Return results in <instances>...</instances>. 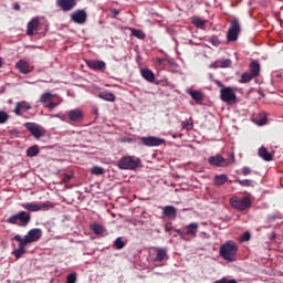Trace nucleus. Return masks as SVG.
Here are the masks:
<instances>
[{"label": "nucleus", "instance_id": "46", "mask_svg": "<svg viewBox=\"0 0 283 283\" xmlns=\"http://www.w3.org/2000/svg\"><path fill=\"white\" fill-rule=\"evenodd\" d=\"M73 178H74V175L65 174L64 177L62 178L63 185H67V182H70V180H72Z\"/></svg>", "mask_w": 283, "mask_h": 283}, {"label": "nucleus", "instance_id": "2", "mask_svg": "<svg viewBox=\"0 0 283 283\" xmlns=\"http://www.w3.org/2000/svg\"><path fill=\"white\" fill-rule=\"evenodd\" d=\"M143 161L138 157L125 156L118 160L117 167L118 169L135 171V169H138V167H140Z\"/></svg>", "mask_w": 283, "mask_h": 283}, {"label": "nucleus", "instance_id": "54", "mask_svg": "<svg viewBox=\"0 0 283 283\" xmlns=\"http://www.w3.org/2000/svg\"><path fill=\"white\" fill-rule=\"evenodd\" d=\"M13 8H14V10H21V6H19V4H14Z\"/></svg>", "mask_w": 283, "mask_h": 283}, {"label": "nucleus", "instance_id": "45", "mask_svg": "<svg viewBox=\"0 0 283 283\" xmlns=\"http://www.w3.org/2000/svg\"><path fill=\"white\" fill-rule=\"evenodd\" d=\"M182 127L184 129H187V132H191V129H193V124L186 120L182 122Z\"/></svg>", "mask_w": 283, "mask_h": 283}, {"label": "nucleus", "instance_id": "47", "mask_svg": "<svg viewBox=\"0 0 283 283\" xmlns=\"http://www.w3.org/2000/svg\"><path fill=\"white\" fill-rule=\"evenodd\" d=\"M221 67H231V60L227 59L221 61Z\"/></svg>", "mask_w": 283, "mask_h": 283}, {"label": "nucleus", "instance_id": "53", "mask_svg": "<svg viewBox=\"0 0 283 283\" xmlns=\"http://www.w3.org/2000/svg\"><path fill=\"white\" fill-rule=\"evenodd\" d=\"M174 231H176V233H178V235H182V231L181 230L174 229Z\"/></svg>", "mask_w": 283, "mask_h": 283}, {"label": "nucleus", "instance_id": "12", "mask_svg": "<svg viewBox=\"0 0 283 283\" xmlns=\"http://www.w3.org/2000/svg\"><path fill=\"white\" fill-rule=\"evenodd\" d=\"M71 21L77 23V25H83L87 21V12L85 10H76L71 14Z\"/></svg>", "mask_w": 283, "mask_h": 283}, {"label": "nucleus", "instance_id": "23", "mask_svg": "<svg viewBox=\"0 0 283 283\" xmlns=\"http://www.w3.org/2000/svg\"><path fill=\"white\" fill-rule=\"evenodd\" d=\"M22 109L24 112H28V111L32 109V106H30V104H28V102H19V103H17L15 108H14L15 116H21V111Z\"/></svg>", "mask_w": 283, "mask_h": 283}, {"label": "nucleus", "instance_id": "51", "mask_svg": "<svg viewBox=\"0 0 283 283\" xmlns=\"http://www.w3.org/2000/svg\"><path fill=\"white\" fill-rule=\"evenodd\" d=\"M165 231H166V233H171V231H174V227L166 224Z\"/></svg>", "mask_w": 283, "mask_h": 283}, {"label": "nucleus", "instance_id": "42", "mask_svg": "<svg viewBox=\"0 0 283 283\" xmlns=\"http://www.w3.org/2000/svg\"><path fill=\"white\" fill-rule=\"evenodd\" d=\"M52 118H60L63 123H67V113L52 115Z\"/></svg>", "mask_w": 283, "mask_h": 283}, {"label": "nucleus", "instance_id": "33", "mask_svg": "<svg viewBox=\"0 0 283 283\" xmlns=\"http://www.w3.org/2000/svg\"><path fill=\"white\" fill-rule=\"evenodd\" d=\"M27 156L29 158H34L35 156H39V146L33 145L27 149Z\"/></svg>", "mask_w": 283, "mask_h": 283}, {"label": "nucleus", "instance_id": "28", "mask_svg": "<svg viewBox=\"0 0 283 283\" xmlns=\"http://www.w3.org/2000/svg\"><path fill=\"white\" fill-rule=\"evenodd\" d=\"M191 23L196 25V28H199L200 30H205V25H207V21L202 20V18H199V17H192Z\"/></svg>", "mask_w": 283, "mask_h": 283}, {"label": "nucleus", "instance_id": "19", "mask_svg": "<svg viewBox=\"0 0 283 283\" xmlns=\"http://www.w3.org/2000/svg\"><path fill=\"white\" fill-rule=\"evenodd\" d=\"M249 71H250V74L254 76V78H258V76H260V71H261L260 62H258V60H253L249 64Z\"/></svg>", "mask_w": 283, "mask_h": 283}, {"label": "nucleus", "instance_id": "48", "mask_svg": "<svg viewBox=\"0 0 283 283\" xmlns=\"http://www.w3.org/2000/svg\"><path fill=\"white\" fill-rule=\"evenodd\" d=\"M113 19H116V17H118L120 14V11H118V9H111L109 10Z\"/></svg>", "mask_w": 283, "mask_h": 283}, {"label": "nucleus", "instance_id": "6", "mask_svg": "<svg viewBox=\"0 0 283 283\" xmlns=\"http://www.w3.org/2000/svg\"><path fill=\"white\" fill-rule=\"evenodd\" d=\"M52 205L50 201H45L43 203H35V202H27L22 203V209L25 211H30L31 213H36V211H45Z\"/></svg>", "mask_w": 283, "mask_h": 283}, {"label": "nucleus", "instance_id": "43", "mask_svg": "<svg viewBox=\"0 0 283 283\" xmlns=\"http://www.w3.org/2000/svg\"><path fill=\"white\" fill-rule=\"evenodd\" d=\"M213 283H238V281L235 279H227V277H222L221 280H218Z\"/></svg>", "mask_w": 283, "mask_h": 283}, {"label": "nucleus", "instance_id": "56", "mask_svg": "<svg viewBox=\"0 0 283 283\" xmlns=\"http://www.w3.org/2000/svg\"><path fill=\"white\" fill-rule=\"evenodd\" d=\"M277 77H280L281 75L280 74H276Z\"/></svg>", "mask_w": 283, "mask_h": 283}, {"label": "nucleus", "instance_id": "44", "mask_svg": "<svg viewBox=\"0 0 283 283\" xmlns=\"http://www.w3.org/2000/svg\"><path fill=\"white\" fill-rule=\"evenodd\" d=\"M66 283H76V273H71L66 276Z\"/></svg>", "mask_w": 283, "mask_h": 283}, {"label": "nucleus", "instance_id": "36", "mask_svg": "<svg viewBox=\"0 0 283 283\" xmlns=\"http://www.w3.org/2000/svg\"><path fill=\"white\" fill-rule=\"evenodd\" d=\"M114 248L117 251H120V249H125V241L123 240V237H119L114 241Z\"/></svg>", "mask_w": 283, "mask_h": 283}, {"label": "nucleus", "instance_id": "25", "mask_svg": "<svg viewBox=\"0 0 283 283\" xmlns=\"http://www.w3.org/2000/svg\"><path fill=\"white\" fill-rule=\"evenodd\" d=\"M253 123H255V125H259L260 127H262V125H266V120H268V116L266 113H259L258 115H255L252 118Z\"/></svg>", "mask_w": 283, "mask_h": 283}, {"label": "nucleus", "instance_id": "52", "mask_svg": "<svg viewBox=\"0 0 283 283\" xmlns=\"http://www.w3.org/2000/svg\"><path fill=\"white\" fill-rule=\"evenodd\" d=\"M49 109H54V107H56V103L54 102H51L49 105H48Z\"/></svg>", "mask_w": 283, "mask_h": 283}, {"label": "nucleus", "instance_id": "39", "mask_svg": "<svg viewBox=\"0 0 283 283\" xmlns=\"http://www.w3.org/2000/svg\"><path fill=\"white\" fill-rule=\"evenodd\" d=\"M8 118H10V115L6 113L4 111H0V125H4V123H8Z\"/></svg>", "mask_w": 283, "mask_h": 283}, {"label": "nucleus", "instance_id": "34", "mask_svg": "<svg viewBox=\"0 0 283 283\" xmlns=\"http://www.w3.org/2000/svg\"><path fill=\"white\" fill-rule=\"evenodd\" d=\"M253 78H255V77L251 73L244 72L241 75L240 83H251V81H253Z\"/></svg>", "mask_w": 283, "mask_h": 283}, {"label": "nucleus", "instance_id": "21", "mask_svg": "<svg viewBox=\"0 0 283 283\" xmlns=\"http://www.w3.org/2000/svg\"><path fill=\"white\" fill-rule=\"evenodd\" d=\"M140 75L148 83H154L156 81V74H154V72L149 69H142Z\"/></svg>", "mask_w": 283, "mask_h": 283}, {"label": "nucleus", "instance_id": "30", "mask_svg": "<svg viewBox=\"0 0 283 283\" xmlns=\"http://www.w3.org/2000/svg\"><path fill=\"white\" fill-rule=\"evenodd\" d=\"M99 98H102V101H107L108 103H114V101H116V95L109 92H101Z\"/></svg>", "mask_w": 283, "mask_h": 283}, {"label": "nucleus", "instance_id": "7", "mask_svg": "<svg viewBox=\"0 0 283 283\" xmlns=\"http://www.w3.org/2000/svg\"><path fill=\"white\" fill-rule=\"evenodd\" d=\"M138 145H143L144 147H160V145H165V139L160 137H142L138 140Z\"/></svg>", "mask_w": 283, "mask_h": 283}, {"label": "nucleus", "instance_id": "38", "mask_svg": "<svg viewBox=\"0 0 283 283\" xmlns=\"http://www.w3.org/2000/svg\"><path fill=\"white\" fill-rule=\"evenodd\" d=\"M52 98H54V95H52V93H44L40 97V103L42 104L50 103Z\"/></svg>", "mask_w": 283, "mask_h": 283}, {"label": "nucleus", "instance_id": "40", "mask_svg": "<svg viewBox=\"0 0 283 283\" xmlns=\"http://www.w3.org/2000/svg\"><path fill=\"white\" fill-rule=\"evenodd\" d=\"M210 43L214 46L218 48V45H220V39L218 38V35H212L210 38Z\"/></svg>", "mask_w": 283, "mask_h": 283}, {"label": "nucleus", "instance_id": "5", "mask_svg": "<svg viewBox=\"0 0 283 283\" xmlns=\"http://www.w3.org/2000/svg\"><path fill=\"white\" fill-rule=\"evenodd\" d=\"M230 205L233 209H237V211H247V209L251 207V198L249 197H243L241 199L231 198Z\"/></svg>", "mask_w": 283, "mask_h": 283}, {"label": "nucleus", "instance_id": "8", "mask_svg": "<svg viewBox=\"0 0 283 283\" xmlns=\"http://www.w3.org/2000/svg\"><path fill=\"white\" fill-rule=\"evenodd\" d=\"M43 237V231L39 228H33L28 231L27 235L22 238L24 244H32V242H39V239Z\"/></svg>", "mask_w": 283, "mask_h": 283}, {"label": "nucleus", "instance_id": "13", "mask_svg": "<svg viewBox=\"0 0 283 283\" xmlns=\"http://www.w3.org/2000/svg\"><path fill=\"white\" fill-rule=\"evenodd\" d=\"M208 163L211 165V167H229V159H224L222 155L209 157Z\"/></svg>", "mask_w": 283, "mask_h": 283}, {"label": "nucleus", "instance_id": "9", "mask_svg": "<svg viewBox=\"0 0 283 283\" xmlns=\"http://www.w3.org/2000/svg\"><path fill=\"white\" fill-rule=\"evenodd\" d=\"M66 117H67V123L70 125H74L76 123H82L84 116H83V111L80 108H74L69 112H66Z\"/></svg>", "mask_w": 283, "mask_h": 283}, {"label": "nucleus", "instance_id": "20", "mask_svg": "<svg viewBox=\"0 0 283 283\" xmlns=\"http://www.w3.org/2000/svg\"><path fill=\"white\" fill-rule=\"evenodd\" d=\"M184 235L196 238V235H198V223L192 222L186 226V231L184 232Z\"/></svg>", "mask_w": 283, "mask_h": 283}, {"label": "nucleus", "instance_id": "15", "mask_svg": "<svg viewBox=\"0 0 283 283\" xmlns=\"http://www.w3.org/2000/svg\"><path fill=\"white\" fill-rule=\"evenodd\" d=\"M17 70H19L20 74H30L33 72L34 66H31L30 63L25 60H19L15 64Z\"/></svg>", "mask_w": 283, "mask_h": 283}, {"label": "nucleus", "instance_id": "35", "mask_svg": "<svg viewBox=\"0 0 283 283\" xmlns=\"http://www.w3.org/2000/svg\"><path fill=\"white\" fill-rule=\"evenodd\" d=\"M91 174H93V176H103L105 174V169L101 166H93Z\"/></svg>", "mask_w": 283, "mask_h": 283}, {"label": "nucleus", "instance_id": "41", "mask_svg": "<svg viewBox=\"0 0 283 283\" xmlns=\"http://www.w3.org/2000/svg\"><path fill=\"white\" fill-rule=\"evenodd\" d=\"M251 240V232L247 231L240 237V242H249Z\"/></svg>", "mask_w": 283, "mask_h": 283}, {"label": "nucleus", "instance_id": "24", "mask_svg": "<svg viewBox=\"0 0 283 283\" xmlns=\"http://www.w3.org/2000/svg\"><path fill=\"white\" fill-rule=\"evenodd\" d=\"M259 156H260V158L265 160V163H271V160H273V155L271 153H269V149H266V147H264V146L259 148Z\"/></svg>", "mask_w": 283, "mask_h": 283}, {"label": "nucleus", "instance_id": "14", "mask_svg": "<svg viewBox=\"0 0 283 283\" xmlns=\"http://www.w3.org/2000/svg\"><path fill=\"white\" fill-rule=\"evenodd\" d=\"M76 0H56L57 8L61 9L62 12H70L76 8Z\"/></svg>", "mask_w": 283, "mask_h": 283}, {"label": "nucleus", "instance_id": "29", "mask_svg": "<svg viewBox=\"0 0 283 283\" xmlns=\"http://www.w3.org/2000/svg\"><path fill=\"white\" fill-rule=\"evenodd\" d=\"M167 258V250L159 248L156 251V256L154 259V262H163Z\"/></svg>", "mask_w": 283, "mask_h": 283}, {"label": "nucleus", "instance_id": "55", "mask_svg": "<svg viewBox=\"0 0 283 283\" xmlns=\"http://www.w3.org/2000/svg\"><path fill=\"white\" fill-rule=\"evenodd\" d=\"M3 65V59L0 57V67Z\"/></svg>", "mask_w": 283, "mask_h": 283}, {"label": "nucleus", "instance_id": "1", "mask_svg": "<svg viewBox=\"0 0 283 283\" xmlns=\"http://www.w3.org/2000/svg\"><path fill=\"white\" fill-rule=\"evenodd\" d=\"M219 255L227 260V262H235V255H238V243L233 240H229L220 245Z\"/></svg>", "mask_w": 283, "mask_h": 283}, {"label": "nucleus", "instance_id": "49", "mask_svg": "<svg viewBox=\"0 0 283 283\" xmlns=\"http://www.w3.org/2000/svg\"><path fill=\"white\" fill-rule=\"evenodd\" d=\"M241 174H242V176H250L251 169H250L249 167L244 166V167L242 168Z\"/></svg>", "mask_w": 283, "mask_h": 283}, {"label": "nucleus", "instance_id": "10", "mask_svg": "<svg viewBox=\"0 0 283 283\" xmlns=\"http://www.w3.org/2000/svg\"><path fill=\"white\" fill-rule=\"evenodd\" d=\"M220 98L223 103H233V101H237L238 96L235 92H233V88L226 86L220 90Z\"/></svg>", "mask_w": 283, "mask_h": 283}, {"label": "nucleus", "instance_id": "26", "mask_svg": "<svg viewBox=\"0 0 283 283\" xmlns=\"http://www.w3.org/2000/svg\"><path fill=\"white\" fill-rule=\"evenodd\" d=\"M227 180H229V177L226 174L216 175L213 178L214 187H222V185H226Z\"/></svg>", "mask_w": 283, "mask_h": 283}, {"label": "nucleus", "instance_id": "32", "mask_svg": "<svg viewBox=\"0 0 283 283\" xmlns=\"http://www.w3.org/2000/svg\"><path fill=\"white\" fill-rule=\"evenodd\" d=\"M189 95L192 101H197V103L205 99V95L200 91H189Z\"/></svg>", "mask_w": 283, "mask_h": 283}, {"label": "nucleus", "instance_id": "4", "mask_svg": "<svg viewBox=\"0 0 283 283\" xmlns=\"http://www.w3.org/2000/svg\"><path fill=\"white\" fill-rule=\"evenodd\" d=\"M240 32H242V29L240 28V20L234 18L230 22V28L228 29V32H227V40L230 43L238 41V36H240Z\"/></svg>", "mask_w": 283, "mask_h": 283}, {"label": "nucleus", "instance_id": "27", "mask_svg": "<svg viewBox=\"0 0 283 283\" xmlns=\"http://www.w3.org/2000/svg\"><path fill=\"white\" fill-rule=\"evenodd\" d=\"M129 30L132 32V36H135L136 39H139L140 41H145V39H147V35L145 34V32H143V30L134 29V28H129Z\"/></svg>", "mask_w": 283, "mask_h": 283}, {"label": "nucleus", "instance_id": "22", "mask_svg": "<svg viewBox=\"0 0 283 283\" xmlns=\"http://www.w3.org/2000/svg\"><path fill=\"white\" fill-rule=\"evenodd\" d=\"M163 216L176 220V217L178 216V210L174 206H166L163 210Z\"/></svg>", "mask_w": 283, "mask_h": 283}, {"label": "nucleus", "instance_id": "31", "mask_svg": "<svg viewBox=\"0 0 283 283\" xmlns=\"http://www.w3.org/2000/svg\"><path fill=\"white\" fill-rule=\"evenodd\" d=\"M91 230L93 233H95V235H103V233H105V228L98 223L91 224Z\"/></svg>", "mask_w": 283, "mask_h": 283}, {"label": "nucleus", "instance_id": "50", "mask_svg": "<svg viewBox=\"0 0 283 283\" xmlns=\"http://www.w3.org/2000/svg\"><path fill=\"white\" fill-rule=\"evenodd\" d=\"M167 60L165 59V57H157L156 59V63H158V65H165V62H166Z\"/></svg>", "mask_w": 283, "mask_h": 283}, {"label": "nucleus", "instance_id": "3", "mask_svg": "<svg viewBox=\"0 0 283 283\" xmlns=\"http://www.w3.org/2000/svg\"><path fill=\"white\" fill-rule=\"evenodd\" d=\"M32 220L30 212L20 211L7 219L8 224H19V227H28Z\"/></svg>", "mask_w": 283, "mask_h": 283}, {"label": "nucleus", "instance_id": "18", "mask_svg": "<svg viewBox=\"0 0 283 283\" xmlns=\"http://www.w3.org/2000/svg\"><path fill=\"white\" fill-rule=\"evenodd\" d=\"M86 65L87 67H90V70H94L95 72H101L105 70L106 64L101 60H87Z\"/></svg>", "mask_w": 283, "mask_h": 283}, {"label": "nucleus", "instance_id": "37", "mask_svg": "<svg viewBox=\"0 0 283 283\" xmlns=\"http://www.w3.org/2000/svg\"><path fill=\"white\" fill-rule=\"evenodd\" d=\"M235 182H238L240 187H253V180L251 179H237Z\"/></svg>", "mask_w": 283, "mask_h": 283}, {"label": "nucleus", "instance_id": "16", "mask_svg": "<svg viewBox=\"0 0 283 283\" xmlns=\"http://www.w3.org/2000/svg\"><path fill=\"white\" fill-rule=\"evenodd\" d=\"M39 18H33L28 24H27V34L28 36H34L36 32H39Z\"/></svg>", "mask_w": 283, "mask_h": 283}, {"label": "nucleus", "instance_id": "11", "mask_svg": "<svg viewBox=\"0 0 283 283\" xmlns=\"http://www.w3.org/2000/svg\"><path fill=\"white\" fill-rule=\"evenodd\" d=\"M13 240H15V242H19V245H18V249L13 250L12 255H14L17 260H19V258H21V255L25 253V247L28 245L27 243L23 242V238L21 237V234L14 235Z\"/></svg>", "mask_w": 283, "mask_h": 283}, {"label": "nucleus", "instance_id": "17", "mask_svg": "<svg viewBox=\"0 0 283 283\" xmlns=\"http://www.w3.org/2000/svg\"><path fill=\"white\" fill-rule=\"evenodd\" d=\"M25 128L36 139H39V138H41V136H43V133L41 132V126L36 125L35 123H27Z\"/></svg>", "mask_w": 283, "mask_h": 283}]
</instances>
